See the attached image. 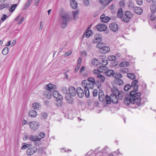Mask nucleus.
<instances>
[{
    "instance_id": "nucleus-43",
    "label": "nucleus",
    "mask_w": 156,
    "mask_h": 156,
    "mask_svg": "<svg viewBox=\"0 0 156 156\" xmlns=\"http://www.w3.org/2000/svg\"><path fill=\"white\" fill-rule=\"evenodd\" d=\"M131 86L130 84H126L124 87V90L126 91L128 90L130 88Z\"/></svg>"
},
{
    "instance_id": "nucleus-21",
    "label": "nucleus",
    "mask_w": 156,
    "mask_h": 156,
    "mask_svg": "<svg viewBox=\"0 0 156 156\" xmlns=\"http://www.w3.org/2000/svg\"><path fill=\"white\" fill-rule=\"evenodd\" d=\"M112 76L116 79V80L119 79L120 78H122V74L119 73H113Z\"/></svg>"
},
{
    "instance_id": "nucleus-60",
    "label": "nucleus",
    "mask_w": 156,
    "mask_h": 156,
    "mask_svg": "<svg viewBox=\"0 0 156 156\" xmlns=\"http://www.w3.org/2000/svg\"><path fill=\"white\" fill-rule=\"evenodd\" d=\"M44 23L43 21L41 22L39 28V30H41L42 29L43 27Z\"/></svg>"
},
{
    "instance_id": "nucleus-16",
    "label": "nucleus",
    "mask_w": 156,
    "mask_h": 156,
    "mask_svg": "<svg viewBox=\"0 0 156 156\" xmlns=\"http://www.w3.org/2000/svg\"><path fill=\"white\" fill-rule=\"evenodd\" d=\"M133 9L134 11L137 14L140 15L143 13V10L140 7H133Z\"/></svg>"
},
{
    "instance_id": "nucleus-55",
    "label": "nucleus",
    "mask_w": 156,
    "mask_h": 156,
    "mask_svg": "<svg viewBox=\"0 0 156 156\" xmlns=\"http://www.w3.org/2000/svg\"><path fill=\"white\" fill-rule=\"evenodd\" d=\"M45 136V134L43 132H41L39 133V136L40 137H39V139H41V140Z\"/></svg>"
},
{
    "instance_id": "nucleus-53",
    "label": "nucleus",
    "mask_w": 156,
    "mask_h": 156,
    "mask_svg": "<svg viewBox=\"0 0 156 156\" xmlns=\"http://www.w3.org/2000/svg\"><path fill=\"white\" fill-rule=\"evenodd\" d=\"M83 3L85 5L88 6L90 5V2L88 0H84Z\"/></svg>"
},
{
    "instance_id": "nucleus-63",
    "label": "nucleus",
    "mask_w": 156,
    "mask_h": 156,
    "mask_svg": "<svg viewBox=\"0 0 156 156\" xmlns=\"http://www.w3.org/2000/svg\"><path fill=\"white\" fill-rule=\"evenodd\" d=\"M6 6V5L3 4H2L0 5V9L2 10L3 9H4Z\"/></svg>"
},
{
    "instance_id": "nucleus-13",
    "label": "nucleus",
    "mask_w": 156,
    "mask_h": 156,
    "mask_svg": "<svg viewBox=\"0 0 156 156\" xmlns=\"http://www.w3.org/2000/svg\"><path fill=\"white\" fill-rule=\"evenodd\" d=\"M109 27L111 30L114 32H116L118 30V26L115 23H112L110 24Z\"/></svg>"
},
{
    "instance_id": "nucleus-5",
    "label": "nucleus",
    "mask_w": 156,
    "mask_h": 156,
    "mask_svg": "<svg viewBox=\"0 0 156 156\" xmlns=\"http://www.w3.org/2000/svg\"><path fill=\"white\" fill-rule=\"evenodd\" d=\"M61 91L66 94V98L67 102L69 104H72L73 102V98L71 97V95L69 94L67 88L65 87H62L61 89Z\"/></svg>"
},
{
    "instance_id": "nucleus-57",
    "label": "nucleus",
    "mask_w": 156,
    "mask_h": 156,
    "mask_svg": "<svg viewBox=\"0 0 156 156\" xmlns=\"http://www.w3.org/2000/svg\"><path fill=\"white\" fill-rule=\"evenodd\" d=\"M150 9L151 11V12L152 13H154L156 11V8H155V6L154 5H153L150 8Z\"/></svg>"
},
{
    "instance_id": "nucleus-64",
    "label": "nucleus",
    "mask_w": 156,
    "mask_h": 156,
    "mask_svg": "<svg viewBox=\"0 0 156 156\" xmlns=\"http://www.w3.org/2000/svg\"><path fill=\"white\" fill-rule=\"evenodd\" d=\"M16 41L15 40H14L11 44H10V46H13L14 44L16 43Z\"/></svg>"
},
{
    "instance_id": "nucleus-36",
    "label": "nucleus",
    "mask_w": 156,
    "mask_h": 156,
    "mask_svg": "<svg viewBox=\"0 0 156 156\" xmlns=\"http://www.w3.org/2000/svg\"><path fill=\"white\" fill-rule=\"evenodd\" d=\"M72 13L74 19H76L78 18V16L79 14L78 11H72Z\"/></svg>"
},
{
    "instance_id": "nucleus-9",
    "label": "nucleus",
    "mask_w": 156,
    "mask_h": 156,
    "mask_svg": "<svg viewBox=\"0 0 156 156\" xmlns=\"http://www.w3.org/2000/svg\"><path fill=\"white\" fill-rule=\"evenodd\" d=\"M68 93L69 95H71V97L75 96L76 94V91L75 88L73 87L70 86L68 89Z\"/></svg>"
},
{
    "instance_id": "nucleus-15",
    "label": "nucleus",
    "mask_w": 156,
    "mask_h": 156,
    "mask_svg": "<svg viewBox=\"0 0 156 156\" xmlns=\"http://www.w3.org/2000/svg\"><path fill=\"white\" fill-rule=\"evenodd\" d=\"M77 92L78 95L80 98H82L84 96V91L80 87L77 88Z\"/></svg>"
},
{
    "instance_id": "nucleus-49",
    "label": "nucleus",
    "mask_w": 156,
    "mask_h": 156,
    "mask_svg": "<svg viewBox=\"0 0 156 156\" xmlns=\"http://www.w3.org/2000/svg\"><path fill=\"white\" fill-rule=\"evenodd\" d=\"M104 46L103 43H98L96 45V47L98 48H101V47H102Z\"/></svg>"
},
{
    "instance_id": "nucleus-12",
    "label": "nucleus",
    "mask_w": 156,
    "mask_h": 156,
    "mask_svg": "<svg viewBox=\"0 0 156 156\" xmlns=\"http://www.w3.org/2000/svg\"><path fill=\"white\" fill-rule=\"evenodd\" d=\"M110 50V48L107 46H103L99 49V52L101 53H106L108 52Z\"/></svg>"
},
{
    "instance_id": "nucleus-59",
    "label": "nucleus",
    "mask_w": 156,
    "mask_h": 156,
    "mask_svg": "<svg viewBox=\"0 0 156 156\" xmlns=\"http://www.w3.org/2000/svg\"><path fill=\"white\" fill-rule=\"evenodd\" d=\"M136 2L137 4L140 5H141L143 3L142 0H136Z\"/></svg>"
},
{
    "instance_id": "nucleus-26",
    "label": "nucleus",
    "mask_w": 156,
    "mask_h": 156,
    "mask_svg": "<svg viewBox=\"0 0 156 156\" xmlns=\"http://www.w3.org/2000/svg\"><path fill=\"white\" fill-rule=\"evenodd\" d=\"M127 76L131 80H133L136 78V76L135 75L132 73H128L127 74Z\"/></svg>"
},
{
    "instance_id": "nucleus-22",
    "label": "nucleus",
    "mask_w": 156,
    "mask_h": 156,
    "mask_svg": "<svg viewBox=\"0 0 156 156\" xmlns=\"http://www.w3.org/2000/svg\"><path fill=\"white\" fill-rule=\"evenodd\" d=\"M108 69L107 67L104 66H101L98 67V69L100 70V73H105Z\"/></svg>"
},
{
    "instance_id": "nucleus-30",
    "label": "nucleus",
    "mask_w": 156,
    "mask_h": 156,
    "mask_svg": "<svg viewBox=\"0 0 156 156\" xmlns=\"http://www.w3.org/2000/svg\"><path fill=\"white\" fill-rule=\"evenodd\" d=\"M114 73V71L112 70L108 69L106 71L105 73V74L108 76H112Z\"/></svg>"
},
{
    "instance_id": "nucleus-8",
    "label": "nucleus",
    "mask_w": 156,
    "mask_h": 156,
    "mask_svg": "<svg viewBox=\"0 0 156 156\" xmlns=\"http://www.w3.org/2000/svg\"><path fill=\"white\" fill-rule=\"evenodd\" d=\"M96 28L99 31H106L107 29V26L104 24H99L96 26Z\"/></svg>"
},
{
    "instance_id": "nucleus-56",
    "label": "nucleus",
    "mask_w": 156,
    "mask_h": 156,
    "mask_svg": "<svg viewBox=\"0 0 156 156\" xmlns=\"http://www.w3.org/2000/svg\"><path fill=\"white\" fill-rule=\"evenodd\" d=\"M24 20V18L23 17H21L20 20L18 21V23L19 24H21L23 22Z\"/></svg>"
},
{
    "instance_id": "nucleus-41",
    "label": "nucleus",
    "mask_w": 156,
    "mask_h": 156,
    "mask_svg": "<svg viewBox=\"0 0 156 156\" xmlns=\"http://www.w3.org/2000/svg\"><path fill=\"white\" fill-rule=\"evenodd\" d=\"M8 16L7 15L3 14L2 15L1 17V20L2 23L6 20V19L8 18Z\"/></svg>"
},
{
    "instance_id": "nucleus-25",
    "label": "nucleus",
    "mask_w": 156,
    "mask_h": 156,
    "mask_svg": "<svg viewBox=\"0 0 156 156\" xmlns=\"http://www.w3.org/2000/svg\"><path fill=\"white\" fill-rule=\"evenodd\" d=\"M123 11L122 8H119L118 11L117 17L121 18L123 16Z\"/></svg>"
},
{
    "instance_id": "nucleus-34",
    "label": "nucleus",
    "mask_w": 156,
    "mask_h": 156,
    "mask_svg": "<svg viewBox=\"0 0 156 156\" xmlns=\"http://www.w3.org/2000/svg\"><path fill=\"white\" fill-rule=\"evenodd\" d=\"M106 96L107 95L105 96V95H101V97H99V101L101 102H103L105 101H106Z\"/></svg>"
},
{
    "instance_id": "nucleus-48",
    "label": "nucleus",
    "mask_w": 156,
    "mask_h": 156,
    "mask_svg": "<svg viewBox=\"0 0 156 156\" xmlns=\"http://www.w3.org/2000/svg\"><path fill=\"white\" fill-rule=\"evenodd\" d=\"M138 83V81L136 80H133L131 84V87H133V86L136 85V84Z\"/></svg>"
},
{
    "instance_id": "nucleus-58",
    "label": "nucleus",
    "mask_w": 156,
    "mask_h": 156,
    "mask_svg": "<svg viewBox=\"0 0 156 156\" xmlns=\"http://www.w3.org/2000/svg\"><path fill=\"white\" fill-rule=\"evenodd\" d=\"M98 92L97 90H94L93 92V96L94 97L97 96L98 95Z\"/></svg>"
},
{
    "instance_id": "nucleus-40",
    "label": "nucleus",
    "mask_w": 156,
    "mask_h": 156,
    "mask_svg": "<svg viewBox=\"0 0 156 156\" xmlns=\"http://www.w3.org/2000/svg\"><path fill=\"white\" fill-rule=\"evenodd\" d=\"M116 83L118 85H122L123 84L124 81L122 80L119 79L116 80Z\"/></svg>"
},
{
    "instance_id": "nucleus-19",
    "label": "nucleus",
    "mask_w": 156,
    "mask_h": 156,
    "mask_svg": "<svg viewBox=\"0 0 156 156\" xmlns=\"http://www.w3.org/2000/svg\"><path fill=\"white\" fill-rule=\"evenodd\" d=\"M41 106L40 103L38 102H35L33 105V108L36 110H39L41 109Z\"/></svg>"
},
{
    "instance_id": "nucleus-23",
    "label": "nucleus",
    "mask_w": 156,
    "mask_h": 156,
    "mask_svg": "<svg viewBox=\"0 0 156 156\" xmlns=\"http://www.w3.org/2000/svg\"><path fill=\"white\" fill-rule=\"evenodd\" d=\"M30 140L33 141H37L41 140V139H39L38 136L33 135H31L30 136Z\"/></svg>"
},
{
    "instance_id": "nucleus-32",
    "label": "nucleus",
    "mask_w": 156,
    "mask_h": 156,
    "mask_svg": "<svg viewBox=\"0 0 156 156\" xmlns=\"http://www.w3.org/2000/svg\"><path fill=\"white\" fill-rule=\"evenodd\" d=\"M129 65V63L128 62L126 61L122 62L119 64V66L120 67H127Z\"/></svg>"
},
{
    "instance_id": "nucleus-10",
    "label": "nucleus",
    "mask_w": 156,
    "mask_h": 156,
    "mask_svg": "<svg viewBox=\"0 0 156 156\" xmlns=\"http://www.w3.org/2000/svg\"><path fill=\"white\" fill-rule=\"evenodd\" d=\"M53 96L58 100H62L63 99L62 96L57 90H53L52 92Z\"/></svg>"
},
{
    "instance_id": "nucleus-4",
    "label": "nucleus",
    "mask_w": 156,
    "mask_h": 156,
    "mask_svg": "<svg viewBox=\"0 0 156 156\" xmlns=\"http://www.w3.org/2000/svg\"><path fill=\"white\" fill-rule=\"evenodd\" d=\"M116 93L115 89L113 91V93L112 94L110 97L107 95L106 96V102L109 104L112 101L113 103H117L118 102L119 99L118 98L117 94Z\"/></svg>"
},
{
    "instance_id": "nucleus-2",
    "label": "nucleus",
    "mask_w": 156,
    "mask_h": 156,
    "mask_svg": "<svg viewBox=\"0 0 156 156\" xmlns=\"http://www.w3.org/2000/svg\"><path fill=\"white\" fill-rule=\"evenodd\" d=\"M60 22L61 27L63 28H66L67 26V21L69 20V16L68 14L64 11L63 8H60L59 11Z\"/></svg>"
},
{
    "instance_id": "nucleus-45",
    "label": "nucleus",
    "mask_w": 156,
    "mask_h": 156,
    "mask_svg": "<svg viewBox=\"0 0 156 156\" xmlns=\"http://www.w3.org/2000/svg\"><path fill=\"white\" fill-rule=\"evenodd\" d=\"M8 48L7 47H5L3 50L2 53L4 55H6L8 53Z\"/></svg>"
},
{
    "instance_id": "nucleus-62",
    "label": "nucleus",
    "mask_w": 156,
    "mask_h": 156,
    "mask_svg": "<svg viewBox=\"0 0 156 156\" xmlns=\"http://www.w3.org/2000/svg\"><path fill=\"white\" fill-rule=\"evenodd\" d=\"M85 68V66H82L81 67L79 71L80 74H81L84 71Z\"/></svg>"
},
{
    "instance_id": "nucleus-20",
    "label": "nucleus",
    "mask_w": 156,
    "mask_h": 156,
    "mask_svg": "<svg viewBox=\"0 0 156 156\" xmlns=\"http://www.w3.org/2000/svg\"><path fill=\"white\" fill-rule=\"evenodd\" d=\"M70 5L71 7L74 9H76L77 7V2L74 0H70Z\"/></svg>"
},
{
    "instance_id": "nucleus-27",
    "label": "nucleus",
    "mask_w": 156,
    "mask_h": 156,
    "mask_svg": "<svg viewBox=\"0 0 156 156\" xmlns=\"http://www.w3.org/2000/svg\"><path fill=\"white\" fill-rule=\"evenodd\" d=\"M97 77L101 82H104L105 78L103 75L98 74L97 76Z\"/></svg>"
},
{
    "instance_id": "nucleus-7",
    "label": "nucleus",
    "mask_w": 156,
    "mask_h": 156,
    "mask_svg": "<svg viewBox=\"0 0 156 156\" xmlns=\"http://www.w3.org/2000/svg\"><path fill=\"white\" fill-rule=\"evenodd\" d=\"M37 150V147L35 146L29 148L27 151V154L28 155H31L35 153Z\"/></svg>"
},
{
    "instance_id": "nucleus-37",
    "label": "nucleus",
    "mask_w": 156,
    "mask_h": 156,
    "mask_svg": "<svg viewBox=\"0 0 156 156\" xmlns=\"http://www.w3.org/2000/svg\"><path fill=\"white\" fill-rule=\"evenodd\" d=\"M116 56L119 57L120 56V55H119V56H117V55L116 56L114 55H110L108 57V60L110 61H115L116 59Z\"/></svg>"
},
{
    "instance_id": "nucleus-17",
    "label": "nucleus",
    "mask_w": 156,
    "mask_h": 156,
    "mask_svg": "<svg viewBox=\"0 0 156 156\" xmlns=\"http://www.w3.org/2000/svg\"><path fill=\"white\" fill-rule=\"evenodd\" d=\"M28 115L31 118H35L37 115V113L35 111L32 110L29 112Z\"/></svg>"
},
{
    "instance_id": "nucleus-31",
    "label": "nucleus",
    "mask_w": 156,
    "mask_h": 156,
    "mask_svg": "<svg viewBox=\"0 0 156 156\" xmlns=\"http://www.w3.org/2000/svg\"><path fill=\"white\" fill-rule=\"evenodd\" d=\"M81 84L83 87H84V89L86 88H88V87L89 86V85L88 83H87V81L86 80H83Z\"/></svg>"
},
{
    "instance_id": "nucleus-44",
    "label": "nucleus",
    "mask_w": 156,
    "mask_h": 156,
    "mask_svg": "<svg viewBox=\"0 0 156 156\" xmlns=\"http://www.w3.org/2000/svg\"><path fill=\"white\" fill-rule=\"evenodd\" d=\"M17 4H13L10 7V12H12L15 9L16 7L17 6Z\"/></svg>"
},
{
    "instance_id": "nucleus-51",
    "label": "nucleus",
    "mask_w": 156,
    "mask_h": 156,
    "mask_svg": "<svg viewBox=\"0 0 156 156\" xmlns=\"http://www.w3.org/2000/svg\"><path fill=\"white\" fill-rule=\"evenodd\" d=\"M41 115L43 118H46L48 116V114L46 112H43L41 114Z\"/></svg>"
},
{
    "instance_id": "nucleus-39",
    "label": "nucleus",
    "mask_w": 156,
    "mask_h": 156,
    "mask_svg": "<svg viewBox=\"0 0 156 156\" xmlns=\"http://www.w3.org/2000/svg\"><path fill=\"white\" fill-rule=\"evenodd\" d=\"M88 81L92 83V84H96L95 81L94 79L92 77H89L87 80Z\"/></svg>"
},
{
    "instance_id": "nucleus-54",
    "label": "nucleus",
    "mask_w": 156,
    "mask_h": 156,
    "mask_svg": "<svg viewBox=\"0 0 156 156\" xmlns=\"http://www.w3.org/2000/svg\"><path fill=\"white\" fill-rule=\"evenodd\" d=\"M93 73L94 74H99V73L100 72V70L98 69H98H95L93 70Z\"/></svg>"
},
{
    "instance_id": "nucleus-52",
    "label": "nucleus",
    "mask_w": 156,
    "mask_h": 156,
    "mask_svg": "<svg viewBox=\"0 0 156 156\" xmlns=\"http://www.w3.org/2000/svg\"><path fill=\"white\" fill-rule=\"evenodd\" d=\"M72 50H70L68 52H66L65 54V55L66 56H69L71 55L72 53Z\"/></svg>"
},
{
    "instance_id": "nucleus-38",
    "label": "nucleus",
    "mask_w": 156,
    "mask_h": 156,
    "mask_svg": "<svg viewBox=\"0 0 156 156\" xmlns=\"http://www.w3.org/2000/svg\"><path fill=\"white\" fill-rule=\"evenodd\" d=\"M121 18L122 20L125 23L128 22L130 20V19L128 18L127 17L125 16V15L123 17H122V18Z\"/></svg>"
},
{
    "instance_id": "nucleus-42",
    "label": "nucleus",
    "mask_w": 156,
    "mask_h": 156,
    "mask_svg": "<svg viewBox=\"0 0 156 156\" xmlns=\"http://www.w3.org/2000/svg\"><path fill=\"white\" fill-rule=\"evenodd\" d=\"M119 71L122 73H126L128 72V70L126 68H122L120 69Z\"/></svg>"
},
{
    "instance_id": "nucleus-6",
    "label": "nucleus",
    "mask_w": 156,
    "mask_h": 156,
    "mask_svg": "<svg viewBox=\"0 0 156 156\" xmlns=\"http://www.w3.org/2000/svg\"><path fill=\"white\" fill-rule=\"evenodd\" d=\"M29 125L30 128L34 130L38 128L40 126V124L34 121L30 122Z\"/></svg>"
},
{
    "instance_id": "nucleus-35",
    "label": "nucleus",
    "mask_w": 156,
    "mask_h": 156,
    "mask_svg": "<svg viewBox=\"0 0 156 156\" xmlns=\"http://www.w3.org/2000/svg\"><path fill=\"white\" fill-rule=\"evenodd\" d=\"M108 61L107 60H101L100 62V64L101 66H106L108 64Z\"/></svg>"
},
{
    "instance_id": "nucleus-14",
    "label": "nucleus",
    "mask_w": 156,
    "mask_h": 156,
    "mask_svg": "<svg viewBox=\"0 0 156 156\" xmlns=\"http://www.w3.org/2000/svg\"><path fill=\"white\" fill-rule=\"evenodd\" d=\"M100 19L103 22L107 23L111 20V18L108 16H105V15L103 14L101 16Z\"/></svg>"
},
{
    "instance_id": "nucleus-29",
    "label": "nucleus",
    "mask_w": 156,
    "mask_h": 156,
    "mask_svg": "<svg viewBox=\"0 0 156 156\" xmlns=\"http://www.w3.org/2000/svg\"><path fill=\"white\" fill-rule=\"evenodd\" d=\"M102 38L99 37H95V39L93 40V42L95 43H101L102 41Z\"/></svg>"
},
{
    "instance_id": "nucleus-33",
    "label": "nucleus",
    "mask_w": 156,
    "mask_h": 156,
    "mask_svg": "<svg viewBox=\"0 0 156 156\" xmlns=\"http://www.w3.org/2000/svg\"><path fill=\"white\" fill-rule=\"evenodd\" d=\"M84 94H85L86 97L88 98L90 97V93L88 88H86L84 89Z\"/></svg>"
},
{
    "instance_id": "nucleus-46",
    "label": "nucleus",
    "mask_w": 156,
    "mask_h": 156,
    "mask_svg": "<svg viewBox=\"0 0 156 156\" xmlns=\"http://www.w3.org/2000/svg\"><path fill=\"white\" fill-rule=\"evenodd\" d=\"M100 2L101 4L104 5H106L109 3L108 2V0H100Z\"/></svg>"
},
{
    "instance_id": "nucleus-11",
    "label": "nucleus",
    "mask_w": 156,
    "mask_h": 156,
    "mask_svg": "<svg viewBox=\"0 0 156 156\" xmlns=\"http://www.w3.org/2000/svg\"><path fill=\"white\" fill-rule=\"evenodd\" d=\"M115 90L116 93H115V94H117L119 100H122L124 96V92L122 91H119L117 89H115Z\"/></svg>"
},
{
    "instance_id": "nucleus-18",
    "label": "nucleus",
    "mask_w": 156,
    "mask_h": 156,
    "mask_svg": "<svg viewBox=\"0 0 156 156\" xmlns=\"http://www.w3.org/2000/svg\"><path fill=\"white\" fill-rule=\"evenodd\" d=\"M92 33V31L90 30H89V28H88L84 31L83 34V36H85L86 37H88L91 35Z\"/></svg>"
},
{
    "instance_id": "nucleus-24",
    "label": "nucleus",
    "mask_w": 156,
    "mask_h": 156,
    "mask_svg": "<svg viewBox=\"0 0 156 156\" xmlns=\"http://www.w3.org/2000/svg\"><path fill=\"white\" fill-rule=\"evenodd\" d=\"M125 15L130 19L133 16V13L130 11H127L125 12Z\"/></svg>"
},
{
    "instance_id": "nucleus-1",
    "label": "nucleus",
    "mask_w": 156,
    "mask_h": 156,
    "mask_svg": "<svg viewBox=\"0 0 156 156\" xmlns=\"http://www.w3.org/2000/svg\"><path fill=\"white\" fill-rule=\"evenodd\" d=\"M133 90L130 93L129 98L125 96V103L128 105H129L130 103L131 104L136 103L137 105L140 106L141 105L140 102L141 94L140 92H137L138 90V86L137 85L133 86Z\"/></svg>"
},
{
    "instance_id": "nucleus-61",
    "label": "nucleus",
    "mask_w": 156,
    "mask_h": 156,
    "mask_svg": "<svg viewBox=\"0 0 156 156\" xmlns=\"http://www.w3.org/2000/svg\"><path fill=\"white\" fill-rule=\"evenodd\" d=\"M104 95V92L101 90H100L99 92V97H101V95Z\"/></svg>"
},
{
    "instance_id": "nucleus-47",
    "label": "nucleus",
    "mask_w": 156,
    "mask_h": 156,
    "mask_svg": "<svg viewBox=\"0 0 156 156\" xmlns=\"http://www.w3.org/2000/svg\"><path fill=\"white\" fill-rule=\"evenodd\" d=\"M92 63L93 65H97L98 64V61L96 58H94L92 61Z\"/></svg>"
},
{
    "instance_id": "nucleus-50",
    "label": "nucleus",
    "mask_w": 156,
    "mask_h": 156,
    "mask_svg": "<svg viewBox=\"0 0 156 156\" xmlns=\"http://www.w3.org/2000/svg\"><path fill=\"white\" fill-rule=\"evenodd\" d=\"M30 146V144H27L23 145L21 147V149L22 150H24L27 149V148Z\"/></svg>"
},
{
    "instance_id": "nucleus-3",
    "label": "nucleus",
    "mask_w": 156,
    "mask_h": 156,
    "mask_svg": "<svg viewBox=\"0 0 156 156\" xmlns=\"http://www.w3.org/2000/svg\"><path fill=\"white\" fill-rule=\"evenodd\" d=\"M56 86L51 83H48L45 86L46 90L44 92L43 95L48 99H50L52 96V90L56 89Z\"/></svg>"
},
{
    "instance_id": "nucleus-28",
    "label": "nucleus",
    "mask_w": 156,
    "mask_h": 156,
    "mask_svg": "<svg viewBox=\"0 0 156 156\" xmlns=\"http://www.w3.org/2000/svg\"><path fill=\"white\" fill-rule=\"evenodd\" d=\"M32 2V0H28L26 4L24 6L23 9L24 10L26 9L30 5Z\"/></svg>"
}]
</instances>
